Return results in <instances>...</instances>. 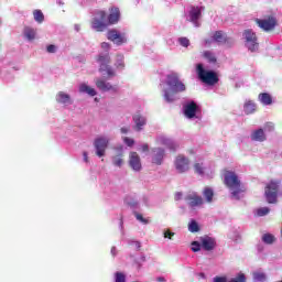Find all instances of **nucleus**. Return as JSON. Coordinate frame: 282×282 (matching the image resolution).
<instances>
[{
  "label": "nucleus",
  "mask_w": 282,
  "mask_h": 282,
  "mask_svg": "<svg viewBox=\"0 0 282 282\" xmlns=\"http://www.w3.org/2000/svg\"><path fill=\"white\" fill-rule=\"evenodd\" d=\"M160 87L165 102H175L177 94L186 91V85L180 79L177 73L167 74L165 80L161 82Z\"/></svg>",
  "instance_id": "nucleus-1"
},
{
  "label": "nucleus",
  "mask_w": 282,
  "mask_h": 282,
  "mask_svg": "<svg viewBox=\"0 0 282 282\" xmlns=\"http://www.w3.org/2000/svg\"><path fill=\"white\" fill-rule=\"evenodd\" d=\"M225 184L229 188L232 199H241L243 197L246 187L241 185V181L235 172H227L225 174Z\"/></svg>",
  "instance_id": "nucleus-2"
},
{
  "label": "nucleus",
  "mask_w": 282,
  "mask_h": 282,
  "mask_svg": "<svg viewBox=\"0 0 282 282\" xmlns=\"http://www.w3.org/2000/svg\"><path fill=\"white\" fill-rule=\"evenodd\" d=\"M101 50H105L104 53H100L98 56V63L100 65L99 72H101L102 76H107V78H113L116 76V72L113 68L109 66L111 58L109 57V43H101Z\"/></svg>",
  "instance_id": "nucleus-3"
},
{
  "label": "nucleus",
  "mask_w": 282,
  "mask_h": 282,
  "mask_svg": "<svg viewBox=\"0 0 282 282\" xmlns=\"http://www.w3.org/2000/svg\"><path fill=\"white\" fill-rule=\"evenodd\" d=\"M91 30L95 32H105L109 28V21L107 20V12L102 10L95 11L91 23Z\"/></svg>",
  "instance_id": "nucleus-4"
},
{
  "label": "nucleus",
  "mask_w": 282,
  "mask_h": 282,
  "mask_svg": "<svg viewBox=\"0 0 282 282\" xmlns=\"http://www.w3.org/2000/svg\"><path fill=\"white\" fill-rule=\"evenodd\" d=\"M196 72L199 79L205 83V85H217V83H219V77H217V73L213 70H206L203 64H197Z\"/></svg>",
  "instance_id": "nucleus-5"
},
{
  "label": "nucleus",
  "mask_w": 282,
  "mask_h": 282,
  "mask_svg": "<svg viewBox=\"0 0 282 282\" xmlns=\"http://www.w3.org/2000/svg\"><path fill=\"white\" fill-rule=\"evenodd\" d=\"M111 138L109 135H99L94 141L95 153L97 158H105L107 149H109Z\"/></svg>",
  "instance_id": "nucleus-6"
},
{
  "label": "nucleus",
  "mask_w": 282,
  "mask_h": 282,
  "mask_svg": "<svg viewBox=\"0 0 282 282\" xmlns=\"http://www.w3.org/2000/svg\"><path fill=\"white\" fill-rule=\"evenodd\" d=\"M204 12V7L192 6L187 9L185 13L186 21L193 23L195 28H199V19H202V13Z\"/></svg>",
  "instance_id": "nucleus-7"
},
{
  "label": "nucleus",
  "mask_w": 282,
  "mask_h": 282,
  "mask_svg": "<svg viewBox=\"0 0 282 282\" xmlns=\"http://www.w3.org/2000/svg\"><path fill=\"white\" fill-rule=\"evenodd\" d=\"M245 45L249 52H257L259 50V42L257 40V33L250 29L243 32Z\"/></svg>",
  "instance_id": "nucleus-8"
},
{
  "label": "nucleus",
  "mask_w": 282,
  "mask_h": 282,
  "mask_svg": "<svg viewBox=\"0 0 282 282\" xmlns=\"http://www.w3.org/2000/svg\"><path fill=\"white\" fill-rule=\"evenodd\" d=\"M264 195L269 204H276V197H279V182L271 181L265 187Z\"/></svg>",
  "instance_id": "nucleus-9"
},
{
  "label": "nucleus",
  "mask_w": 282,
  "mask_h": 282,
  "mask_svg": "<svg viewBox=\"0 0 282 282\" xmlns=\"http://www.w3.org/2000/svg\"><path fill=\"white\" fill-rule=\"evenodd\" d=\"M184 116L189 120L195 118L196 120H202V115L199 113V106L195 101H188L184 105Z\"/></svg>",
  "instance_id": "nucleus-10"
},
{
  "label": "nucleus",
  "mask_w": 282,
  "mask_h": 282,
  "mask_svg": "<svg viewBox=\"0 0 282 282\" xmlns=\"http://www.w3.org/2000/svg\"><path fill=\"white\" fill-rule=\"evenodd\" d=\"M151 162L156 166H162L164 158H166V150L164 148L155 147L150 152Z\"/></svg>",
  "instance_id": "nucleus-11"
},
{
  "label": "nucleus",
  "mask_w": 282,
  "mask_h": 282,
  "mask_svg": "<svg viewBox=\"0 0 282 282\" xmlns=\"http://www.w3.org/2000/svg\"><path fill=\"white\" fill-rule=\"evenodd\" d=\"M174 166L177 173H188V171L191 170V161L188 160V158L180 154L174 161Z\"/></svg>",
  "instance_id": "nucleus-12"
},
{
  "label": "nucleus",
  "mask_w": 282,
  "mask_h": 282,
  "mask_svg": "<svg viewBox=\"0 0 282 282\" xmlns=\"http://www.w3.org/2000/svg\"><path fill=\"white\" fill-rule=\"evenodd\" d=\"M107 39L115 43V45H122L127 43V34L120 33V31L116 29L108 31Z\"/></svg>",
  "instance_id": "nucleus-13"
},
{
  "label": "nucleus",
  "mask_w": 282,
  "mask_h": 282,
  "mask_svg": "<svg viewBox=\"0 0 282 282\" xmlns=\"http://www.w3.org/2000/svg\"><path fill=\"white\" fill-rule=\"evenodd\" d=\"M185 202L189 208H199V206H204V198L195 192H189L185 196Z\"/></svg>",
  "instance_id": "nucleus-14"
},
{
  "label": "nucleus",
  "mask_w": 282,
  "mask_h": 282,
  "mask_svg": "<svg viewBox=\"0 0 282 282\" xmlns=\"http://www.w3.org/2000/svg\"><path fill=\"white\" fill-rule=\"evenodd\" d=\"M95 84L97 89H99V91H110V94H118L120 89L118 88V86L111 85L110 83L106 82L102 78H96Z\"/></svg>",
  "instance_id": "nucleus-15"
},
{
  "label": "nucleus",
  "mask_w": 282,
  "mask_h": 282,
  "mask_svg": "<svg viewBox=\"0 0 282 282\" xmlns=\"http://www.w3.org/2000/svg\"><path fill=\"white\" fill-rule=\"evenodd\" d=\"M155 142L159 144V147H165L166 149H170V151H175V149H177L175 141H173V139L169 138L166 134H158Z\"/></svg>",
  "instance_id": "nucleus-16"
},
{
  "label": "nucleus",
  "mask_w": 282,
  "mask_h": 282,
  "mask_svg": "<svg viewBox=\"0 0 282 282\" xmlns=\"http://www.w3.org/2000/svg\"><path fill=\"white\" fill-rule=\"evenodd\" d=\"M256 23L261 28V30H264V32H270V30H274L276 26V19L274 17H269L268 19H257Z\"/></svg>",
  "instance_id": "nucleus-17"
},
{
  "label": "nucleus",
  "mask_w": 282,
  "mask_h": 282,
  "mask_svg": "<svg viewBox=\"0 0 282 282\" xmlns=\"http://www.w3.org/2000/svg\"><path fill=\"white\" fill-rule=\"evenodd\" d=\"M124 147L120 145L115 148V154L111 158L113 166H118L119 169L124 164Z\"/></svg>",
  "instance_id": "nucleus-18"
},
{
  "label": "nucleus",
  "mask_w": 282,
  "mask_h": 282,
  "mask_svg": "<svg viewBox=\"0 0 282 282\" xmlns=\"http://www.w3.org/2000/svg\"><path fill=\"white\" fill-rule=\"evenodd\" d=\"M200 246L206 252H212V250L217 248V240L210 236H203L200 237Z\"/></svg>",
  "instance_id": "nucleus-19"
},
{
  "label": "nucleus",
  "mask_w": 282,
  "mask_h": 282,
  "mask_svg": "<svg viewBox=\"0 0 282 282\" xmlns=\"http://www.w3.org/2000/svg\"><path fill=\"white\" fill-rule=\"evenodd\" d=\"M129 166L132 169V171H135L137 173H139V171H142V160L140 159L138 152H130Z\"/></svg>",
  "instance_id": "nucleus-20"
},
{
  "label": "nucleus",
  "mask_w": 282,
  "mask_h": 282,
  "mask_svg": "<svg viewBox=\"0 0 282 282\" xmlns=\"http://www.w3.org/2000/svg\"><path fill=\"white\" fill-rule=\"evenodd\" d=\"M108 25H115L120 21V9L113 7L110 9V13L107 17Z\"/></svg>",
  "instance_id": "nucleus-21"
},
{
  "label": "nucleus",
  "mask_w": 282,
  "mask_h": 282,
  "mask_svg": "<svg viewBox=\"0 0 282 282\" xmlns=\"http://www.w3.org/2000/svg\"><path fill=\"white\" fill-rule=\"evenodd\" d=\"M210 43H226V35L221 31H217L210 40H205V45Z\"/></svg>",
  "instance_id": "nucleus-22"
},
{
  "label": "nucleus",
  "mask_w": 282,
  "mask_h": 282,
  "mask_svg": "<svg viewBox=\"0 0 282 282\" xmlns=\"http://www.w3.org/2000/svg\"><path fill=\"white\" fill-rule=\"evenodd\" d=\"M133 122L135 124L137 131H142L143 127L147 124V117L137 113L133 116Z\"/></svg>",
  "instance_id": "nucleus-23"
},
{
  "label": "nucleus",
  "mask_w": 282,
  "mask_h": 282,
  "mask_svg": "<svg viewBox=\"0 0 282 282\" xmlns=\"http://www.w3.org/2000/svg\"><path fill=\"white\" fill-rule=\"evenodd\" d=\"M56 101L59 104V105H72V96H69V94H66L64 91H59L57 95H56Z\"/></svg>",
  "instance_id": "nucleus-24"
},
{
  "label": "nucleus",
  "mask_w": 282,
  "mask_h": 282,
  "mask_svg": "<svg viewBox=\"0 0 282 282\" xmlns=\"http://www.w3.org/2000/svg\"><path fill=\"white\" fill-rule=\"evenodd\" d=\"M251 140L253 142H265V131L263 129L254 130L251 133Z\"/></svg>",
  "instance_id": "nucleus-25"
},
{
  "label": "nucleus",
  "mask_w": 282,
  "mask_h": 282,
  "mask_svg": "<svg viewBox=\"0 0 282 282\" xmlns=\"http://www.w3.org/2000/svg\"><path fill=\"white\" fill-rule=\"evenodd\" d=\"M79 93L87 94L88 96H96L98 93L94 89V87L87 85L86 83L79 84Z\"/></svg>",
  "instance_id": "nucleus-26"
},
{
  "label": "nucleus",
  "mask_w": 282,
  "mask_h": 282,
  "mask_svg": "<svg viewBox=\"0 0 282 282\" xmlns=\"http://www.w3.org/2000/svg\"><path fill=\"white\" fill-rule=\"evenodd\" d=\"M243 111L247 116L254 113V111H257V104H254L252 100H247L243 105Z\"/></svg>",
  "instance_id": "nucleus-27"
},
{
  "label": "nucleus",
  "mask_w": 282,
  "mask_h": 282,
  "mask_svg": "<svg viewBox=\"0 0 282 282\" xmlns=\"http://www.w3.org/2000/svg\"><path fill=\"white\" fill-rule=\"evenodd\" d=\"M25 39H28V41H34L36 39V30L30 26L24 28V32H23Z\"/></svg>",
  "instance_id": "nucleus-28"
},
{
  "label": "nucleus",
  "mask_w": 282,
  "mask_h": 282,
  "mask_svg": "<svg viewBox=\"0 0 282 282\" xmlns=\"http://www.w3.org/2000/svg\"><path fill=\"white\" fill-rule=\"evenodd\" d=\"M203 197H205L207 204H213V197H215V192H213V188L210 187H205L203 191Z\"/></svg>",
  "instance_id": "nucleus-29"
},
{
  "label": "nucleus",
  "mask_w": 282,
  "mask_h": 282,
  "mask_svg": "<svg viewBox=\"0 0 282 282\" xmlns=\"http://www.w3.org/2000/svg\"><path fill=\"white\" fill-rule=\"evenodd\" d=\"M259 100L262 102V105H272V97L268 93L260 94Z\"/></svg>",
  "instance_id": "nucleus-30"
},
{
  "label": "nucleus",
  "mask_w": 282,
  "mask_h": 282,
  "mask_svg": "<svg viewBox=\"0 0 282 282\" xmlns=\"http://www.w3.org/2000/svg\"><path fill=\"white\" fill-rule=\"evenodd\" d=\"M34 21L36 23H43L45 21V15L43 14V11L36 9L33 11Z\"/></svg>",
  "instance_id": "nucleus-31"
},
{
  "label": "nucleus",
  "mask_w": 282,
  "mask_h": 282,
  "mask_svg": "<svg viewBox=\"0 0 282 282\" xmlns=\"http://www.w3.org/2000/svg\"><path fill=\"white\" fill-rule=\"evenodd\" d=\"M203 56L206 61H208V63H217V56H215V53L210 51H205Z\"/></svg>",
  "instance_id": "nucleus-32"
},
{
  "label": "nucleus",
  "mask_w": 282,
  "mask_h": 282,
  "mask_svg": "<svg viewBox=\"0 0 282 282\" xmlns=\"http://www.w3.org/2000/svg\"><path fill=\"white\" fill-rule=\"evenodd\" d=\"M263 243L272 245L276 241V238L272 234H264L262 236Z\"/></svg>",
  "instance_id": "nucleus-33"
},
{
  "label": "nucleus",
  "mask_w": 282,
  "mask_h": 282,
  "mask_svg": "<svg viewBox=\"0 0 282 282\" xmlns=\"http://www.w3.org/2000/svg\"><path fill=\"white\" fill-rule=\"evenodd\" d=\"M194 170L198 175H206V167L204 166V163H195Z\"/></svg>",
  "instance_id": "nucleus-34"
},
{
  "label": "nucleus",
  "mask_w": 282,
  "mask_h": 282,
  "mask_svg": "<svg viewBox=\"0 0 282 282\" xmlns=\"http://www.w3.org/2000/svg\"><path fill=\"white\" fill-rule=\"evenodd\" d=\"M253 279L257 282H264L265 281V273L261 271L253 272Z\"/></svg>",
  "instance_id": "nucleus-35"
},
{
  "label": "nucleus",
  "mask_w": 282,
  "mask_h": 282,
  "mask_svg": "<svg viewBox=\"0 0 282 282\" xmlns=\"http://www.w3.org/2000/svg\"><path fill=\"white\" fill-rule=\"evenodd\" d=\"M189 232H199V225L195 220H191L188 224Z\"/></svg>",
  "instance_id": "nucleus-36"
},
{
  "label": "nucleus",
  "mask_w": 282,
  "mask_h": 282,
  "mask_svg": "<svg viewBox=\"0 0 282 282\" xmlns=\"http://www.w3.org/2000/svg\"><path fill=\"white\" fill-rule=\"evenodd\" d=\"M270 213V209L268 207H260L256 210V215L258 217H265Z\"/></svg>",
  "instance_id": "nucleus-37"
},
{
  "label": "nucleus",
  "mask_w": 282,
  "mask_h": 282,
  "mask_svg": "<svg viewBox=\"0 0 282 282\" xmlns=\"http://www.w3.org/2000/svg\"><path fill=\"white\" fill-rule=\"evenodd\" d=\"M115 282H127V275L122 272H116Z\"/></svg>",
  "instance_id": "nucleus-38"
},
{
  "label": "nucleus",
  "mask_w": 282,
  "mask_h": 282,
  "mask_svg": "<svg viewBox=\"0 0 282 282\" xmlns=\"http://www.w3.org/2000/svg\"><path fill=\"white\" fill-rule=\"evenodd\" d=\"M116 66H117L118 69H123L124 68V56L118 55Z\"/></svg>",
  "instance_id": "nucleus-39"
},
{
  "label": "nucleus",
  "mask_w": 282,
  "mask_h": 282,
  "mask_svg": "<svg viewBox=\"0 0 282 282\" xmlns=\"http://www.w3.org/2000/svg\"><path fill=\"white\" fill-rule=\"evenodd\" d=\"M199 250H202V240L200 239H199V241L192 242V251L199 252Z\"/></svg>",
  "instance_id": "nucleus-40"
},
{
  "label": "nucleus",
  "mask_w": 282,
  "mask_h": 282,
  "mask_svg": "<svg viewBox=\"0 0 282 282\" xmlns=\"http://www.w3.org/2000/svg\"><path fill=\"white\" fill-rule=\"evenodd\" d=\"M178 43L182 47H188L191 45V41L187 37H180Z\"/></svg>",
  "instance_id": "nucleus-41"
},
{
  "label": "nucleus",
  "mask_w": 282,
  "mask_h": 282,
  "mask_svg": "<svg viewBox=\"0 0 282 282\" xmlns=\"http://www.w3.org/2000/svg\"><path fill=\"white\" fill-rule=\"evenodd\" d=\"M134 217L141 224H144V225L149 224V218H143L142 214H134Z\"/></svg>",
  "instance_id": "nucleus-42"
},
{
  "label": "nucleus",
  "mask_w": 282,
  "mask_h": 282,
  "mask_svg": "<svg viewBox=\"0 0 282 282\" xmlns=\"http://www.w3.org/2000/svg\"><path fill=\"white\" fill-rule=\"evenodd\" d=\"M123 142L127 144V147H133V144H135V141L129 137H124Z\"/></svg>",
  "instance_id": "nucleus-43"
},
{
  "label": "nucleus",
  "mask_w": 282,
  "mask_h": 282,
  "mask_svg": "<svg viewBox=\"0 0 282 282\" xmlns=\"http://www.w3.org/2000/svg\"><path fill=\"white\" fill-rule=\"evenodd\" d=\"M229 282H246V275H243V273H241L237 278L232 279Z\"/></svg>",
  "instance_id": "nucleus-44"
},
{
  "label": "nucleus",
  "mask_w": 282,
  "mask_h": 282,
  "mask_svg": "<svg viewBox=\"0 0 282 282\" xmlns=\"http://www.w3.org/2000/svg\"><path fill=\"white\" fill-rule=\"evenodd\" d=\"M264 131H268V132L274 131V123H272V122L265 123Z\"/></svg>",
  "instance_id": "nucleus-45"
},
{
  "label": "nucleus",
  "mask_w": 282,
  "mask_h": 282,
  "mask_svg": "<svg viewBox=\"0 0 282 282\" xmlns=\"http://www.w3.org/2000/svg\"><path fill=\"white\" fill-rule=\"evenodd\" d=\"M46 52H48V54H56V45L51 44L46 47Z\"/></svg>",
  "instance_id": "nucleus-46"
},
{
  "label": "nucleus",
  "mask_w": 282,
  "mask_h": 282,
  "mask_svg": "<svg viewBox=\"0 0 282 282\" xmlns=\"http://www.w3.org/2000/svg\"><path fill=\"white\" fill-rule=\"evenodd\" d=\"M163 235L165 239H171L172 237H175V232H172L171 230L164 231Z\"/></svg>",
  "instance_id": "nucleus-47"
},
{
  "label": "nucleus",
  "mask_w": 282,
  "mask_h": 282,
  "mask_svg": "<svg viewBox=\"0 0 282 282\" xmlns=\"http://www.w3.org/2000/svg\"><path fill=\"white\" fill-rule=\"evenodd\" d=\"M140 149H141V151H142L143 153L149 152V145H148L147 143L141 144V145H140Z\"/></svg>",
  "instance_id": "nucleus-48"
},
{
  "label": "nucleus",
  "mask_w": 282,
  "mask_h": 282,
  "mask_svg": "<svg viewBox=\"0 0 282 282\" xmlns=\"http://www.w3.org/2000/svg\"><path fill=\"white\" fill-rule=\"evenodd\" d=\"M129 243H132L137 250H140V242L133 241V240H129Z\"/></svg>",
  "instance_id": "nucleus-49"
},
{
  "label": "nucleus",
  "mask_w": 282,
  "mask_h": 282,
  "mask_svg": "<svg viewBox=\"0 0 282 282\" xmlns=\"http://www.w3.org/2000/svg\"><path fill=\"white\" fill-rule=\"evenodd\" d=\"M84 162L89 163V154L87 152H83Z\"/></svg>",
  "instance_id": "nucleus-50"
},
{
  "label": "nucleus",
  "mask_w": 282,
  "mask_h": 282,
  "mask_svg": "<svg viewBox=\"0 0 282 282\" xmlns=\"http://www.w3.org/2000/svg\"><path fill=\"white\" fill-rule=\"evenodd\" d=\"M214 282H226V278H214Z\"/></svg>",
  "instance_id": "nucleus-51"
},
{
  "label": "nucleus",
  "mask_w": 282,
  "mask_h": 282,
  "mask_svg": "<svg viewBox=\"0 0 282 282\" xmlns=\"http://www.w3.org/2000/svg\"><path fill=\"white\" fill-rule=\"evenodd\" d=\"M180 199H182V193L177 192V193L175 194V200H176V202H180Z\"/></svg>",
  "instance_id": "nucleus-52"
},
{
  "label": "nucleus",
  "mask_w": 282,
  "mask_h": 282,
  "mask_svg": "<svg viewBox=\"0 0 282 282\" xmlns=\"http://www.w3.org/2000/svg\"><path fill=\"white\" fill-rule=\"evenodd\" d=\"M120 131H121V133L127 134V133H129V128L123 127L120 129Z\"/></svg>",
  "instance_id": "nucleus-53"
},
{
  "label": "nucleus",
  "mask_w": 282,
  "mask_h": 282,
  "mask_svg": "<svg viewBox=\"0 0 282 282\" xmlns=\"http://www.w3.org/2000/svg\"><path fill=\"white\" fill-rule=\"evenodd\" d=\"M156 281L158 282H166V279H164V276H159V278H156Z\"/></svg>",
  "instance_id": "nucleus-54"
},
{
  "label": "nucleus",
  "mask_w": 282,
  "mask_h": 282,
  "mask_svg": "<svg viewBox=\"0 0 282 282\" xmlns=\"http://www.w3.org/2000/svg\"><path fill=\"white\" fill-rule=\"evenodd\" d=\"M75 31L80 32V24H75Z\"/></svg>",
  "instance_id": "nucleus-55"
},
{
  "label": "nucleus",
  "mask_w": 282,
  "mask_h": 282,
  "mask_svg": "<svg viewBox=\"0 0 282 282\" xmlns=\"http://www.w3.org/2000/svg\"><path fill=\"white\" fill-rule=\"evenodd\" d=\"M111 254H112V257H116V254H117V253H116V247H112V248H111Z\"/></svg>",
  "instance_id": "nucleus-56"
},
{
  "label": "nucleus",
  "mask_w": 282,
  "mask_h": 282,
  "mask_svg": "<svg viewBox=\"0 0 282 282\" xmlns=\"http://www.w3.org/2000/svg\"><path fill=\"white\" fill-rule=\"evenodd\" d=\"M120 226L122 227V221H120Z\"/></svg>",
  "instance_id": "nucleus-57"
}]
</instances>
